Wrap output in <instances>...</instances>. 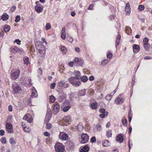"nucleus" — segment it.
<instances>
[{
	"label": "nucleus",
	"mask_w": 152,
	"mask_h": 152,
	"mask_svg": "<svg viewBox=\"0 0 152 152\" xmlns=\"http://www.w3.org/2000/svg\"><path fill=\"white\" fill-rule=\"evenodd\" d=\"M54 147L56 152H62L64 149V147L63 144L59 142L56 143Z\"/></svg>",
	"instance_id": "nucleus-1"
},
{
	"label": "nucleus",
	"mask_w": 152,
	"mask_h": 152,
	"mask_svg": "<svg viewBox=\"0 0 152 152\" xmlns=\"http://www.w3.org/2000/svg\"><path fill=\"white\" fill-rule=\"evenodd\" d=\"M20 73V71L19 69L12 70L11 72V78L13 80H16L18 77Z\"/></svg>",
	"instance_id": "nucleus-2"
},
{
	"label": "nucleus",
	"mask_w": 152,
	"mask_h": 152,
	"mask_svg": "<svg viewBox=\"0 0 152 152\" xmlns=\"http://www.w3.org/2000/svg\"><path fill=\"white\" fill-rule=\"evenodd\" d=\"M74 64L76 65H79L82 66L83 65V60L81 58L75 57L74 60Z\"/></svg>",
	"instance_id": "nucleus-3"
},
{
	"label": "nucleus",
	"mask_w": 152,
	"mask_h": 152,
	"mask_svg": "<svg viewBox=\"0 0 152 152\" xmlns=\"http://www.w3.org/2000/svg\"><path fill=\"white\" fill-rule=\"evenodd\" d=\"M81 139L80 142L82 143H85L88 141V136L86 134H83L81 135Z\"/></svg>",
	"instance_id": "nucleus-4"
},
{
	"label": "nucleus",
	"mask_w": 152,
	"mask_h": 152,
	"mask_svg": "<svg viewBox=\"0 0 152 152\" xmlns=\"http://www.w3.org/2000/svg\"><path fill=\"white\" fill-rule=\"evenodd\" d=\"M6 126L7 128V131L8 133H13L14 132L12 129V126L11 124L9 123H7L6 124Z\"/></svg>",
	"instance_id": "nucleus-5"
},
{
	"label": "nucleus",
	"mask_w": 152,
	"mask_h": 152,
	"mask_svg": "<svg viewBox=\"0 0 152 152\" xmlns=\"http://www.w3.org/2000/svg\"><path fill=\"white\" fill-rule=\"evenodd\" d=\"M36 48L38 50H45L44 46L40 42H37L36 44Z\"/></svg>",
	"instance_id": "nucleus-6"
},
{
	"label": "nucleus",
	"mask_w": 152,
	"mask_h": 152,
	"mask_svg": "<svg viewBox=\"0 0 152 152\" xmlns=\"http://www.w3.org/2000/svg\"><path fill=\"white\" fill-rule=\"evenodd\" d=\"M53 106L54 110V113L55 114H56L59 111L60 109L59 104L58 103H56L55 104H53Z\"/></svg>",
	"instance_id": "nucleus-7"
},
{
	"label": "nucleus",
	"mask_w": 152,
	"mask_h": 152,
	"mask_svg": "<svg viewBox=\"0 0 152 152\" xmlns=\"http://www.w3.org/2000/svg\"><path fill=\"white\" fill-rule=\"evenodd\" d=\"M59 138L63 140H65L68 139V136L67 134L62 133L59 135Z\"/></svg>",
	"instance_id": "nucleus-8"
},
{
	"label": "nucleus",
	"mask_w": 152,
	"mask_h": 152,
	"mask_svg": "<svg viewBox=\"0 0 152 152\" xmlns=\"http://www.w3.org/2000/svg\"><path fill=\"white\" fill-rule=\"evenodd\" d=\"M23 119L26 120L28 123H31L32 121L31 117L30 114L25 115L23 117Z\"/></svg>",
	"instance_id": "nucleus-9"
},
{
	"label": "nucleus",
	"mask_w": 152,
	"mask_h": 152,
	"mask_svg": "<svg viewBox=\"0 0 152 152\" xmlns=\"http://www.w3.org/2000/svg\"><path fill=\"white\" fill-rule=\"evenodd\" d=\"M13 88L14 89L15 92L17 93L18 91L21 90L20 86L17 84H15L13 85Z\"/></svg>",
	"instance_id": "nucleus-10"
},
{
	"label": "nucleus",
	"mask_w": 152,
	"mask_h": 152,
	"mask_svg": "<svg viewBox=\"0 0 152 152\" xmlns=\"http://www.w3.org/2000/svg\"><path fill=\"white\" fill-rule=\"evenodd\" d=\"M59 86L64 88H66L69 87V84L63 82H59L58 84Z\"/></svg>",
	"instance_id": "nucleus-11"
},
{
	"label": "nucleus",
	"mask_w": 152,
	"mask_h": 152,
	"mask_svg": "<svg viewBox=\"0 0 152 152\" xmlns=\"http://www.w3.org/2000/svg\"><path fill=\"white\" fill-rule=\"evenodd\" d=\"M123 134H120L116 137V140L120 142H122L123 140Z\"/></svg>",
	"instance_id": "nucleus-12"
},
{
	"label": "nucleus",
	"mask_w": 152,
	"mask_h": 152,
	"mask_svg": "<svg viewBox=\"0 0 152 152\" xmlns=\"http://www.w3.org/2000/svg\"><path fill=\"white\" fill-rule=\"evenodd\" d=\"M11 51L13 53L19 52L20 50L16 47H12L10 48Z\"/></svg>",
	"instance_id": "nucleus-13"
},
{
	"label": "nucleus",
	"mask_w": 152,
	"mask_h": 152,
	"mask_svg": "<svg viewBox=\"0 0 152 152\" xmlns=\"http://www.w3.org/2000/svg\"><path fill=\"white\" fill-rule=\"evenodd\" d=\"M130 6L129 3H127L125 8V11L126 14H129L130 12Z\"/></svg>",
	"instance_id": "nucleus-14"
},
{
	"label": "nucleus",
	"mask_w": 152,
	"mask_h": 152,
	"mask_svg": "<svg viewBox=\"0 0 152 152\" xmlns=\"http://www.w3.org/2000/svg\"><path fill=\"white\" fill-rule=\"evenodd\" d=\"M89 150L88 146H85L80 150V152H87Z\"/></svg>",
	"instance_id": "nucleus-15"
},
{
	"label": "nucleus",
	"mask_w": 152,
	"mask_h": 152,
	"mask_svg": "<svg viewBox=\"0 0 152 152\" xmlns=\"http://www.w3.org/2000/svg\"><path fill=\"white\" fill-rule=\"evenodd\" d=\"M43 8L40 7L36 5L35 6V10L38 13L42 12L43 10Z\"/></svg>",
	"instance_id": "nucleus-16"
},
{
	"label": "nucleus",
	"mask_w": 152,
	"mask_h": 152,
	"mask_svg": "<svg viewBox=\"0 0 152 152\" xmlns=\"http://www.w3.org/2000/svg\"><path fill=\"white\" fill-rule=\"evenodd\" d=\"M86 90L84 89L81 90L78 93V95L79 96H84L86 94Z\"/></svg>",
	"instance_id": "nucleus-17"
},
{
	"label": "nucleus",
	"mask_w": 152,
	"mask_h": 152,
	"mask_svg": "<svg viewBox=\"0 0 152 152\" xmlns=\"http://www.w3.org/2000/svg\"><path fill=\"white\" fill-rule=\"evenodd\" d=\"M3 29H4V31L6 32H7L9 31L10 29V27L8 25H4Z\"/></svg>",
	"instance_id": "nucleus-18"
},
{
	"label": "nucleus",
	"mask_w": 152,
	"mask_h": 152,
	"mask_svg": "<svg viewBox=\"0 0 152 152\" xmlns=\"http://www.w3.org/2000/svg\"><path fill=\"white\" fill-rule=\"evenodd\" d=\"M124 99L123 98L120 99V98L118 97L115 100L116 103L117 104H121L124 101Z\"/></svg>",
	"instance_id": "nucleus-19"
},
{
	"label": "nucleus",
	"mask_w": 152,
	"mask_h": 152,
	"mask_svg": "<svg viewBox=\"0 0 152 152\" xmlns=\"http://www.w3.org/2000/svg\"><path fill=\"white\" fill-rule=\"evenodd\" d=\"M83 129V127L82 124L81 123H79L77 126V130L79 131H80Z\"/></svg>",
	"instance_id": "nucleus-20"
},
{
	"label": "nucleus",
	"mask_w": 152,
	"mask_h": 152,
	"mask_svg": "<svg viewBox=\"0 0 152 152\" xmlns=\"http://www.w3.org/2000/svg\"><path fill=\"white\" fill-rule=\"evenodd\" d=\"M52 113L51 110L50 109H48L46 113V116L48 117H50L52 116Z\"/></svg>",
	"instance_id": "nucleus-21"
},
{
	"label": "nucleus",
	"mask_w": 152,
	"mask_h": 152,
	"mask_svg": "<svg viewBox=\"0 0 152 152\" xmlns=\"http://www.w3.org/2000/svg\"><path fill=\"white\" fill-rule=\"evenodd\" d=\"M72 84L75 87H77L81 84V82L79 81H75Z\"/></svg>",
	"instance_id": "nucleus-22"
},
{
	"label": "nucleus",
	"mask_w": 152,
	"mask_h": 152,
	"mask_svg": "<svg viewBox=\"0 0 152 152\" xmlns=\"http://www.w3.org/2000/svg\"><path fill=\"white\" fill-rule=\"evenodd\" d=\"M8 15L6 14H4L2 17V19L4 21L7 20L8 18Z\"/></svg>",
	"instance_id": "nucleus-23"
},
{
	"label": "nucleus",
	"mask_w": 152,
	"mask_h": 152,
	"mask_svg": "<svg viewBox=\"0 0 152 152\" xmlns=\"http://www.w3.org/2000/svg\"><path fill=\"white\" fill-rule=\"evenodd\" d=\"M132 48L133 49H135L138 50L137 52H138L140 50V46L134 44L132 46Z\"/></svg>",
	"instance_id": "nucleus-24"
},
{
	"label": "nucleus",
	"mask_w": 152,
	"mask_h": 152,
	"mask_svg": "<svg viewBox=\"0 0 152 152\" xmlns=\"http://www.w3.org/2000/svg\"><path fill=\"white\" fill-rule=\"evenodd\" d=\"M148 39L147 37H145L143 39V45H145V44L147 45L148 44H149L148 43Z\"/></svg>",
	"instance_id": "nucleus-25"
},
{
	"label": "nucleus",
	"mask_w": 152,
	"mask_h": 152,
	"mask_svg": "<svg viewBox=\"0 0 152 152\" xmlns=\"http://www.w3.org/2000/svg\"><path fill=\"white\" fill-rule=\"evenodd\" d=\"M39 53V55L40 57H43L45 54V50H38Z\"/></svg>",
	"instance_id": "nucleus-26"
},
{
	"label": "nucleus",
	"mask_w": 152,
	"mask_h": 152,
	"mask_svg": "<svg viewBox=\"0 0 152 152\" xmlns=\"http://www.w3.org/2000/svg\"><path fill=\"white\" fill-rule=\"evenodd\" d=\"M109 141L107 140H105L103 143V145L104 146L107 147L109 145Z\"/></svg>",
	"instance_id": "nucleus-27"
},
{
	"label": "nucleus",
	"mask_w": 152,
	"mask_h": 152,
	"mask_svg": "<svg viewBox=\"0 0 152 152\" xmlns=\"http://www.w3.org/2000/svg\"><path fill=\"white\" fill-rule=\"evenodd\" d=\"M81 80L83 82H86L88 80V78L86 76H83L80 78Z\"/></svg>",
	"instance_id": "nucleus-28"
},
{
	"label": "nucleus",
	"mask_w": 152,
	"mask_h": 152,
	"mask_svg": "<svg viewBox=\"0 0 152 152\" xmlns=\"http://www.w3.org/2000/svg\"><path fill=\"white\" fill-rule=\"evenodd\" d=\"M150 45L149 44H148L147 45H143V47H144V49L146 51H148L150 49Z\"/></svg>",
	"instance_id": "nucleus-29"
},
{
	"label": "nucleus",
	"mask_w": 152,
	"mask_h": 152,
	"mask_svg": "<svg viewBox=\"0 0 152 152\" xmlns=\"http://www.w3.org/2000/svg\"><path fill=\"white\" fill-rule=\"evenodd\" d=\"M63 120L65 122L68 123L70 120V118L69 116H66L64 118Z\"/></svg>",
	"instance_id": "nucleus-30"
},
{
	"label": "nucleus",
	"mask_w": 152,
	"mask_h": 152,
	"mask_svg": "<svg viewBox=\"0 0 152 152\" xmlns=\"http://www.w3.org/2000/svg\"><path fill=\"white\" fill-rule=\"evenodd\" d=\"M68 80L69 83L72 84L75 81V78L73 77H72L68 79Z\"/></svg>",
	"instance_id": "nucleus-31"
},
{
	"label": "nucleus",
	"mask_w": 152,
	"mask_h": 152,
	"mask_svg": "<svg viewBox=\"0 0 152 152\" xmlns=\"http://www.w3.org/2000/svg\"><path fill=\"white\" fill-rule=\"evenodd\" d=\"M108 112H105V113H102L99 115V117L102 118H103L105 116H106L108 115Z\"/></svg>",
	"instance_id": "nucleus-32"
},
{
	"label": "nucleus",
	"mask_w": 152,
	"mask_h": 152,
	"mask_svg": "<svg viewBox=\"0 0 152 152\" xmlns=\"http://www.w3.org/2000/svg\"><path fill=\"white\" fill-rule=\"evenodd\" d=\"M127 121L125 118H123L122 119V123L124 126H126L127 123Z\"/></svg>",
	"instance_id": "nucleus-33"
},
{
	"label": "nucleus",
	"mask_w": 152,
	"mask_h": 152,
	"mask_svg": "<svg viewBox=\"0 0 152 152\" xmlns=\"http://www.w3.org/2000/svg\"><path fill=\"white\" fill-rule=\"evenodd\" d=\"M29 58L28 57H26L23 58V61H24V64H28V63Z\"/></svg>",
	"instance_id": "nucleus-34"
},
{
	"label": "nucleus",
	"mask_w": 152,
	"mask_h": 152,
	"mask_svg": "<svg viewBox=\"0 0 152 152\" xmlns=\"http://www.w3.org/2000/svg\"><path fill=\"white\" fill-rule=\"evenodd\" d=\"M107 136L108 137H111L112 135L111 131L109 130L107 131L106 132Z\"/></svg>",
	"instance_id": "nucleus-35"
},
{
	"label": "nucleus",
	"mask_w": 152,
	"mask_h": 152,
	"mask_svg": "<svg viewBox=\"0 0 152 152\" xmlns=\"http://www.w3.org/2000/svg\"><path fill=\"white\" fill-rule=\"evenodd\" d=\"M61 49L62 52L64 54L66 53L67 51L66 49L64 46H62L61 48Z\"/></svg>",
	"instance_id": "nucleus-36"
},
{
	"label": "nucleus",
	"mask_w": 152,
	"mask_h": 152,
	"mask_svg": "<svg viewBox=\"0 0 152 152\" xmlns=\"http://www.w3.org/2000/svg\"><path fill=\"white\" fill-rule=\"evenodd\" d=\"M50 101L52 103H53L56 100L55 98L53 95L50 96Z\"/></svg>",
	"instance_id": "nucleus-37"
},
{
	"label": "nucleus",
	"mask_w": 152,
	"mask_h": 152,
	"mask_svg": "<svg viewBox=\"0 0 152 152\" xmlns=\"http://www.w3.org/2000/svg\"><path fill=\"white\" fill-rule=\"evenodd\" d=\"M10 143L12 145H15L16 143V142L14 140V138L12 137H11L10 138Z\"/></svg>",
	"instance_id": "nucleus-38"
},
{
	"label": "nucleus",
	"mask_w": 152,
	"mask_h": 152,
	"mask_svg": "<svg viewBox=\"0 0 152 152\" xmlns=\"http://www.w3.org/2000/svg\"><path fill=\"white\" fill-rule=\"evenodd\" d=\"M97 104V103H93L91 104V106L93 109H94L96 108Z\"/></svg>",
	"instance_id": "nucleus-39"
},
{
	"label": "nucleus",
	"mask_w": 152,
	"mask_h": 152,
	"mask_svg": "<svg viewBox=\"0 0 152 152\" xmlns=\"http://www.w3.org/2000/svg\"><path fill=\"white\" fill-rule=\"evenodd\" d=\"M70 108V107H69V106H67L66 107H65L63 109V111L65 112H67L69 109Z\"/></svg>",
	"instance_id": "nucleus-40"
},
{
	"label": "nucleus",
	"mask_w": 152,
	"mask_h": 152,
	"mask_svg": "<svg viewBox=\"0 0 152 152\" xmlns=\"http://www.w3.org/2000/svg\"><path fill=\"white\" fill-rule=\"evenodd\" d=\"M51 27V25L50 23H47L45 27V29L47 30L50 29Z\"/></svg>",
	"instance_id": "nucleus-41"
},
{
	"label": "nucleus",
	"mask_w": 152,
	"mask_h": 152,
	"mask_svg": "<svg viewBox=\"0 0 152 152\" xmlns=\"http://www.w3.org/2000/svg\"><path fill=\"white\" fill-rule=\"evenodd\" d=\"M107 57L108 58H111L112 57V54L110 52H109L107 54Z\"/></svg>",
	"instance_id": "nucleus-42"
},
{
	"label": "nucleus",
	"mask_w": 152,
	"mask_h": 152,
	"mask_svg": "<svg viewBox=\"0 0 152 152\" xmlns=\"http://www.w3.org/2000/svg\"><path fill=\"white\" fill-rule=\"evenodd\" d=\"M20 16L19 15H18L15 17V21L17 23L20 21Z\"/></svg>",
	"instance_id": "nucleus-43"
},
{
	"label": "nucleus",
	"mask_w": 152,
	"mask_h": 152,
	"mask_svg": "<svg viewBox=\"0 0 152 152\" xmlns=\"http://www.w3.org/2000/svg\"><path fill=\"white\" fill-rule=\"evenodd\" d=\"M112 95H108L105 97V99L107 100L110 101L112 98Z\"/></svg>",
	"instance_id": "nucleus-44"
},
{
	"label": "nucleus",
	"mask_w": 152,
	"mask_h": 152,
	"mask_svg": "<svg viewBox=\"0 0 152 152\" xmlns=\"http://www.w3.org/2000/svg\"><path fill=\"white\" fill-rule=\"evenodd\" d=\"M52 127V125L50 124H46V128L47 129H49Z\"/></svg>",
	"instance_id": "nucleus-45"
},
{
	"label": "nucleus",
	"mask_w": 152,
	"mask_h": 152,
	"mask_svg": "<svg viewBox=\"0 0 152 152\" xmlns=\"http://www.w3.org/2000/svg\"><path fill=\"white\" fill-rule=\"evenodd\" d=\"M108 61L107 60H104L102 62L101 64L102 65L106 64L108 63Z\"/></svg>",
	"instance_id": "nucleus-46"
},
{
	"label": "nucleus",
	"mask_w": 152,
	"mask_h": 152,
	"mask_svg": "<svg viewBox=\"0 0 152 152\" xmlns=\"http://www.w3.org/2000/svg\"><path fill=\"white\" fill-rule=\"evenodd\" d=\"M66 37L65 33L63 32L61 33V37L63 39H65Z\"/></svg>",
	"instance_id": "nucleus-47"
},
{
	"label": "nucleus",
	"mask_w": 152,
	"mask_h": 152,
	"mask_svg": "<svg viewBox=\"0 0 152 152\" xmlns=\"http://www.w3.org/2000/svg\"><path fill=\"white\" fill-rule=\"evenodd\" d=\"M1 142L2 143L5 144L6 142V140L5 137H2L1 139Z\"/></svg>",
	"instance_id": "nucleus-48"
},
{
	"label": "nucleus",
	"mask_w": 152,
	"mask_h": 152,
	"mask_svg": "<svg viewBox=\"0 0 152 152\" xmlns=\"http://www.w3.org/2000/svg\"><path fill=\"white\" fill-rule=\"evenodd\" d=\"M100 112L102 113H105V112H107L105 111V110L104 108H100L99 110Z\"/></svg>",
	"instance_id": "nucleus-49"
},
{
	"label": "nucleus",
	"mask_w": 152,
	"mask_h": 152,
	"mask_svg": "<svg viewBox=\"0 0 152 152\" xmlns=\"http://www.w3.org/2000/svg\"><path fill=\"white\" fill-rule=\"evenodd\" d=\"M96 141V138L95 137H92L91 139V142L92 143H93Z\"/></svg>",
	"instance_id": "nucleus-50"
},
{
	"label": "nucleus",
	"mask_w": 152,
	"mask_h": 152,
	"mask_svg": "<svg viewBox=\"0 0 152 152\" xmlns=\"http://www.w3.org/2000/svg\"><path fill=\"white\" fill-rule=\"evenodd\" d=\"M56 86V83H52L50 84V87L51 88L53 89L55 88Z\"/></svg>",
	"instance_id": "nucleus-51"
},
{
	"label": "nucleus",
	"mask_w": 152,
	"mask_h": 152,
	"mask_svg": "<svg viewBox=\"0 0 152 152\" xmlns=\"http://www.w3.org/2000/svg\"><path fill=\"white\" fill-rule=\"evenodd\" d=\"M75 77H74L75 78V79H76L77 80H79L81 78V77L80 75H75Z\"/></svg>",
	"instance_id": "nucleus-52"
},
{
	"label": "nucleus",
	"mask_w": 152,
	"mask_h": 152,
	"mask_svg": "<svg viewBox=\"0 0 152 152\" xmlns=\"http://www.w3.org/2000/svg\"><path fill=\"white\" fill-rule=\"evenodd\" d=\"M16 9V7L15 6L12 7L10 9V10L12 12H13L15 11Z\"/></svg>",
	"instance_id": "nucleus-53"
},
{
	"label": "nucleus",
	"mask_w": 152,
	"mask_h": 152,
	"mask_svg": "<svg viewBox=\"0 0 152 152\" xmlns=\"http://www.w3.org/2000/svg\"><path fill=\"white\" fill-rule=\"evenodd\" d=\"M144 7L142 5H140L138 7L139 9L141 10H142L144 9Z\"/></svg>",
	"instance_id": "nucleus-54"
},
{
	"label": "nucleus",
	"mask_w": 152,
	"mask_h": 152,
	"mask_svg": "<svg viewBox=\"0 0 152 152\" xmlns=\"http://www.w3.org/2000/svg\"><path fill=\"white\" fill-rule=\"evenodd\" d=\"M43 134L44 135L46 136L49 137L50 136V134L49 133L47 132H44Z\"/></svg>",
	"instance_id": "nucleus-55"
},
{
	"label": "nucleus",
	"mask_w": 152,
	"mask_h": 152,
	"mask_svg": "<svg viewBox=\"0 0 152 152\" xmlns=\"http://www.w3.org/2000/svg\"><path fill=\"white\" fill-rule=\"evenodd\" d=\"M74 64V61H71L69 62L68 63V64L69 66L72 67L73 66V64Z\"/></svg>",
	"instance_id": "nucleus-56"
},
{
	"label": "nucleus",
	"mask_w": 152,
	"mask_h": 152,
	"mask_svg": "<svg viewBox=\"0 0 152 152\" xmlns=\"http://www.w3.org/2000/svg\"><path fill=\"white\" fill-rule=\"evenodd\" d=\"M5 133L4 131L3 130H0V135L2 136L4 135Z\"/></svg>",
	"instance_id": "nucleus-57"
},
{
	"label": "nucleus",
	"mask_w": 152,
	"mask_h": 152,
	"mask_svg": "<svg viewBox=\"0 0 152 152\" xmlns=\"http://www.w3.org/2000/svg\"><path fill=\"white\" fill-rule=\"evenodd\" d=\"M74 74L75 75H80V73L79 71H75L74 72Z\"/></svg>",
	"instance_id": "nucleus-58"
},
{
	"label": "nucleus",
	"mask_w": 152,
	"mask_h": 152,
	"mask_svg": "<svg viewBox=\"0 0 152 152\" xmlns=\"http://www.w3.org/2000/svg\"><path fill=\"white\" fill-rule=\"evenodd\" d=\"M94 77L93 76H90L89 78V80L91 81H93L94 80Z\"/></svg>",
	"instance_id": "nucleus-59"
},
{
	"label": "nucleus",
	"mask_w": 152,
	"mask_h": 152,
	"mask_svg": "<svg viewBox=\"0 0 152 152\" xmlns=\"http://www.w3.org/2000/svg\"><path fill=\"white\" fill-rule=\"evenodd\" d=\"M120 39L117 38H116V42L117 43V45H118L120 42Z\"/></svg>",
	"instance_id": "nucleus-60"
},
{
	"label": "nucleus",
	"mask_w": 152,
	"mask_h": 152,
	"mask_svg": "<svg viewBox=\"0 0 152 152\" xmlns=\"http://www.w3.org/2000/svg\"><path fill=\"white\" fill-rule=\"evenodd\" d=\"M98 130L100 131L101 130V126L100 125H98L96 127Z\"/></svg>",
	"instance_id": "nucleus-61"
},
{
	"label": "nucleus",
	"mask_w": 152,
	"mask_h": 152,
	"mask_svg": "<svg viewBox=\"0 0 152 152\" xmlns=\"http://www.w3.org/2000/svg\"><path fill=\"white\" fill-rule=\"evenodd\" d=\"M28 104L30 105H31L32 104H31V99H28Z\"/></svg>",
	"instance_id": "nucleus-62"
},
{
	"label": "nucleus",
	"mask_w": 152,
	"mask_h": 152,
	"mask_svg": "<svg viewBox=\"0 0 152 152\" xmlns=\"http://www.w3.org/2000/svg\"><path fill=\"white\" fill-rule=\"evenodd\" d=\"M8 109H9V110L10 111H12V106L11 105L9 106Z\"/></svg>",
	"instance_id": "nucleus-63"
},
{
	"label": "nucleus",
	"mask_w": 152,
	"mask_h": 152,
	"mask_svg": "<svg viewBox=\"0 0 152 152\" xmlns=\"http://www.w3.org/2000/svg\"><path fill=\"white\" fill-rule=\"evenodd\" d=\"M75 51L77 52H79L80 51V49L79 48L76 47L75 48Z\"/></svg>",
	"instance_id": "nucleus-64"
}]
</instances>
